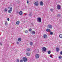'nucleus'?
Segmentation results:
<instances>
[{
    "instance_id": "f257e3e1",
    "label": "nucleus",
    "mask_w": 62,
    "mask_h": 62,
    "mask_svg": "<svg viewBox=\"0 0 62 62\" xmlns=\"http://www.w3.org/2000/svg\"><path fill=\"white\" fill-rule=\"evenodd\" d=\"M37 20L38 23H41V19L40 17H38L37 18Z\"/></svg>"
},
{
    "instance_id": "f03ea898",
    "label": "nucleus",
    "mask_w": 62,
    "mask_h": 62,
    "mask_svg": "<svg viewBox=\"0 0 62 62\" xmlns=\"http://www.w3.org/2000/svg\"><path fill=\"white\" fill-rule=\"evenodd\" d=\"M47 50V49L45 47H43L42 48V52H43L44 51H46V50Z\"/></svg>"
},
{
    "instance_id": "7ed1b4c3",
    "label": "nucleus",
    "mask_w": 62,
    "mask_h": 62,
    "mask_svg": "<svg viewBox=\"0 0 62 62\" xmlns=\"http://www.w3.org/2000/svg\"><path fill=\"white\" fill-rule=\"evenodd\" d=\"M23 60L24 62H26V61H27V58L26 57H23Z\"/></svg>"
},
{
    "instance_id": "20e7f679",
    "label": "nucleus",
    "mask_w": 62,
    "mask_h": 62,
    "mask_svg": "<svg viewBox=\"0 0 62 62\" xmlns=\"http://www.w3.org/2000/svg\"><path fill=\"white\" fill-rule=\"evenodd\" d=\"M47 27L48 28L52 29V25H48Z\"/></svg>"
},
{
    "instance_id": "39448f33",
    "label": "nucleus",
    "mask_w": 62,
    "mask_h": 62,
    "mask_svg": "<svg viewBox=\"0 0 62 62\" xmlns=\"http://www.w3.org/2000/svg\"><path fill=\"white\" fill-rule=\"evenodd\" d=\"M39 54H36L35 55V58L36 59H37V58H39Z\"/></svg>"
},
{
    "instance_id": "423d86ee",
    "label": "nucleus",
    "mask_w": 62,
    "mask_h": 62,
    "mask_svg": "<svg viewBox=\"0 0 62 62\" xmlns=\"http://www.w3.org/2000/svg\"><path fill=\"white\" fill-rule=\"evenodd\" d=\"M34 4L36 6H38L39 5V3L38 2V1H36L35 2Z\"/></svg>"
},
{
    "instance_id": "0eeeda50",
    "label": "nucleus",
    "mask_w": 62,
    "mask_h": 62,
    "mask_svg": "<svg viewBox=\"0 0 62 62\" xmlns=\"http://www.w3.org/2000/svg\"><path fill=\"white\" fill-rule=\"evenodd\" d=\"M43 37L44 38H45V39H46V38L47 37V35L45 34H44L43 35Z\"/></svg>"
},
{
    "instance_id": "6e6552de",
    "label": "nucleus",
    "mask_w": 62,
    "mask_h": 62,
    "mask_svg": "<svg viewBox=\"0 0 62 62\" xmlns=\"http://www.w3.org/2000/svg\"><path fill=\"white\" fill-rule=\"evenodd\" d=\"M60 5H58L57 6V8L58 9H60L61 7H60Z\"/></svg>"
},
{
    "instance_id": "1a4fd4ad",
    "label": "nucleus",
    "mask_w": 62,
    "mask_h": 62,
    "mask_svg": "<svg viewBox=\"0 0 62 62\" xmlns=\"http://www.w3.org/2000/svg\"><path fill=\"white\" fill-rule=\"evenodd\" d=\"M18 41H22V39H21V38H19L18 39Z\"/></svg>"
},
{
    "instance_id": "9d476101",
    "label": "nucleus",
    "mask_w": 62,
    "mask_h": 62,
    "mask_svg": "<svg viewBox=\"0 0 62 62\" xmlns=\"http://www.w3.org/2000/svg\"><path fill=\"white\" fill-rule=\"evenodd\" d=\"M31 33L32 35H34L35 34V31H32L31 32Z\"/></svg>"
},
{
    "instance_id": "9b49d317",
    "label": "nucleus",
    "mask_w": 62,
    "mask_h": 62,
    "mask_svg": "<svg viewBox=\"0 0 62 62\" xmlns=\"http://www.w3.org/2000/svg\"><path fill=\"white\" fill-rule=\"evenodd\" d=\"M40 4L41 5H43V2L42 1H41L40 2Z\"/></svg>"
},
{
    "instance_id": "f8f14e48",
    "label": "nucleus",
    "mask_w": 62,
    "mask_h": 62,
    "mask_svg": "<svg viewBox=\"0 0 62 62\" xmlns=\"http://www.w3.org/2000/svg\"><path fill=\"white\" fill-rule=\"evenodd\" d=\"M56 51L57 52H59V48H58V47L56 48Z\"/></svg>"
},
{
    "instance_id": "ddd939ff",
    "label": "nucleus",
    "mask_w": 62,
    "mask_h": 62,
    "mask_svg": "<svg viewBox=\"0 0 62 62\" xmlns=\"http://www.w3.org/2000/svg\"><path fill=\"white\" fill-rule=\"evenodd\" d=\"M19 14L20 15H22L23 14V12L22 11H20L19 12Z\"/></svg>"
},
{
    "instance_id": "4468645a",
    "label": "nucleus",
    "mask_w": 62,
    "mask_h": 62,
    "mask_svg": "<svg viewBox=\"0 0 62 62\" xmlns=\"http://www.w3.org/2000/svg\"><path fill=\"white\" fill-rule=\"evenodd\" d=\"M20 23V22L18 21L16 22V24L19 25V24Z\"/></svg>"
},
{
    "instance_id": "2eb2a0df",
    "label": "nucleus",
    "mask_w": 62,
    "mask_h": 62,
    "mask_svg": "<svg viewBox=\"0 0 62 62\" xmlns=\"http://www.w3.org/2000/svg\"><path fill=\"white\" fill-rule=\"evenodd\" d=\"M4 11L5 12H7L8 11V9L6 8L4 9Z\"/></svg>"
},
{
    "instance_id": "dca6fc26",
    "label": "nucleus",
    "mask_w": 62,
    "mask_h": 62,
    "mask_svg": "<svg viewBox=\"0 0 62 62\" xmlns=\"http://www.w3.org/2000/svg\"><path fill=\"white\" fill-rule=\"evenodd\" d=\"M33 15V14L32 13H31L30 14H29V16H30L31 17Z\"/></svg>"
},
{
    "instance_id": "f3484780",
    "label": "nucleus",
    "mask_w": 62,
    "mask_h": 62,
    "mask_svg": "<svg viewBox=\"0 0 62 62\" xmlns=\"http://www.w3.org/2000/svg\"><path fill=\"white\" fill-rule=\"evenodd\" d=\"M59 37L60 38H62V34H61L59 35Z\"/></svg>"
},
{
    "instance_id": "a211bd4d",
    "label": "nucleus",
    "mask_w": 62,
    "mask_h": 62,
    "mask_svg": "<svg viewBox=\"0 0 62 62\" xmlns=\"http://www.w3.org/2000/svg\"><path fill=\"white\" fill-rule=\"evenodd\" d=\"M11 11H12V10H9L8 11V12L9 13H11Z\"/></svg>"
},
{
    "instance_id": "6ab92c4d",
    "label": "nucleus",
    "mask_w": 62,
    "mask_h": 62,
    "mask_svg": "<svg viewBox=\"0 0 62 62\" xmlns=\"http://www.w3.org/2000/svg\"><path fill=\"white\" fill-rule=\"evenodd\" d=\"M30 45H33V42H31L30 43Z\"/></svg>"
},
{
    "instance_id": "aec40b11",
    "label": "nucleus",
    "mask_w": 62,
    "mask_h": 62,
    "mask_svg": "<svg viewBox=\"0 0 62 62\" xmlns=\"http://www.w3.org/2000/svg\"><path fill=\"white\" fill-rule=\"evenodd\" d=\"M30 54L28 53H26L27 55V56H29V55H30Z\"/></svg>"
},
{
    "instance_id": "412c9836",
    "label": "nucleus",
    "mask_w": 62,
    "mask_h": 62,
    "mask_svg": "<svg viewBox=\"0 0 62 62\" xmlns=\"http://www.w3.org/2000/svg\"><path fill=\"white\" fill-rule=\"evenodd\" d=\"M5 25H8V23L7 22V21L5 22Z\"/></svg>"
},
{
    "instance_id": "4be33fe9",
    "label": "nucleus",
    "mask_w": 62,
    "mask_h": 62,
    "mask_svg": "<svg viewBox=\"0 0 62 62\" xmlns=\"http://www.w3.org/2000/svg\"><path fill=\"white\" fill-rule=\"evenodd\" d=\"M27 52H29L30 51V50L29 48H28L27 49Z\"/></svg>"
},
{
    "instance_id": "5701e85b",
    "label": "nucleus",
    "mask_w": 62,
    "mask_h": 62,
    "mask_svg": "<svg viewBox=\"0 0 62 62\" xmlns=\"http://www.w3.org/2000/svg\"><path fill=\"white\" fill-rule=\"evenodd\" d=\"M50 10L51 12H53V9L52 8H51L50 9Z\"/></svg>"
},
{
    "instance_id": "b1692460",
    "label": "nucleus",
    "mask_w": 62,
    "mask_h": 62,
    "mask_svg": "<svg viewBox=\"0 0 62 62\" xmlns=\"http://www.w3.org/2000/svg\"><path fill=\"white\" fill-rule=\"evenodd\" d=\"M50 30V29H47L46 30V31L47 32H48V31H49Z\"/></svg>"
},
{
    "instance_id": "393cba45",
    "label": "nucleus",
    "mask_w": 62,
    "mask_h": 62,
    "mask_svg": "<svg viewBox=\"0 0 62 62\" xmlns=\"http://www.w3.org/2000/svg\"><path fill=\"white\" fill-rule=\"evenodd\" d=\"M57 16H58V17H61V15L60 14H58L57 15Z\"/></svg>"
},
{
    "instance_id": "a878e982",
    "label": "nucleus",
    "mask_w": 62,
    "mask_h": 62,
    "mask_svg": "<svg viewBox=\"0 0 62 62\" xmlns=\"http://www.w3.org/2000/svg\"><path fill=\"white\" fill-rule=\"evenodd\" d=\"M20 62H23V60H21L20 61Z\"/></svg>"
},
{
    "instance_id": "bb28decb",
    "label": "nucleus",
    "mask_w": 62,
    "mask_h": 62,
    "mask_svg": "<svg viewBox=\"0 0 62 62\" xmlns=\"http://www.w3.org/2000/svg\"><path fill=\"white\" fill-rule=\"evenodd\" d=\"M48 54H51V51H49L48 52Z\"/></svg>"
},
{
    "instance_id": "cd10ccee",
    "label": "nucleus",
    "mask_w": 62,
    "mask_h": 62,
    "mask_svg": "<svg viewBox=\"0 0 62 62\" xmlns=\"http://www.w3.org/2000/svg\"><path fill=\"white\" fill-rule=\"evenodd\" d=\"M32 31V29H29V31L30 32H31Z\"/></svg>"
},
{
    "instance_id": "c85d7f7f",
    "label": "nucleus",
    "mask_w": 62,
    "mask_h": 62,
    "mask_svg": "<svg viewBox=\"0 0 62 62\" xmlns=\"http://www.w3.org/2000/svg\"><path fill=\"white\" fill-rule=\"evenodd\" d=\"M17 62H20V60L19 59H17Z\"/></svg>"
},
{
    "instance_id": "c756f323",
    "label": "nucleus",
    "mask_w": 62,
    "mask_h": 62,
    "mask_svg": "<svg viewBox=\"0 0 62 62\" xmlns=\"http://www.w3.org/2000/svg\"><path fill=\"white\" fill-rule=\"evenodd\" d=\"M25 32L26 33H27L28 32V31L27 30L26 31H25Z\"/></svg>"
},
{
    "instance_id": "7c9ffc66",
    "label": "nucleus",
    "mask_w": 62,
    "mask_h": 62,
    "mask_svg": "<svg viewBox=\"0 0 62 62\" xmlns=\"http://www.w3.org/2000/svg\"><path fill=\"white\" fill-rule=\"evenodd\" d=\"M53 32H50V35H53Z\"/></svg>"
},
{
    "instance_id": "2f4dec72",
    "label": "nucleus",
    "mask_w": 62,
    "mask_h": 62,
    "mask_svg": "<svg viewBox=\"0 0 62 62\" xmlns=\"http://www.w3.org/2000/svg\"><path fill=\"white\" fill-rule=\"evenodd\" d=\"M59 58L60 59H61V58H62V57H61V56H59Z\"/></svg>"
},
{
    "instance_id": "473e14b6",
    "label": "nucleus",
    "mask_w": 62,
    "mask_h": 62,
    "mask_svg": "<svg viewBox=\"0 0 62 62\" xmlns=\"http://www.w3.org/2000/svg\"><path fill=\"white\" fill-rule=\"evenodd\" d=\"M16 44H19V42H16Z\"/></svg>"
},
{
    "instance_id": "72a5a7b5",
    "label": "nucleus",
    "mask_w": 62,
    "mask_h": 62,
    "mask_svg": "<svg viewBox=\"0 0 62 62\" xmlns=\"http://www.w3.org/2000/svg\"><path fill=\"white\" fill-rule=\"evenodd\" d=\"M27 3L28 4H29V1L28 0H27Z\"/></svg>"
},
{
    "instance_id": "f704fd0d",
    "label": "nucleus",
    "mask_w": 62,
    "mask_h": 62,
    "mask_svg": "<svg viewBox=\"0 0 62 62\" xmlns=\"http://www.w3.org/2000/svg\"><path fill=\"white\" fill-rule=\"evenodd\" d=\"M7 20L8 21H9V18H8L7 19Z\"/></svg>"
},
{
    "instance_id": "c9c22d12",
    "label": "nucleus",
    "mask_w": 62,
    "mask_h": 62,
    "mask_svg": "<svg viewBox=\"0 0 62 62\" xmlns=\"http://www.w3.org/2000/svg\"><path fill=\"white\" fill-rule=\"evenodd\" d=\"M10 10H12V7H11L10 8Z\"/></svg>"
},
{
    "instance_id": "e433bc0d",
    "label": "nucleus",
    "mask_w": 62,
    "mask_h": 62,
    "mask_svg": "<svg viewBox=\"0 0 62 62\" xmlns=\"http://www.w3.org/2000/svg\"><path fill=\"white\" fill-rule=\"evenodd\" d=\"M60 54L62 55V51L60 53Z\"/></svg>"
},
{
    "instance_id": "4c0bfd02",
    "label": "nucleus",
    "mask_w": 62,
    "mask_h": 62,
    "mask_svg": "<svg viewBox=\"0 0 62 62\" xmlns=\"http://www.w3.org/2000/svg\"><path fill=\"white\" fill-rule=\"evenodd\" d=\"M0 45H2V43H0Z\"/></svg>"
},
{
    "instance_id": "58836bf2",
    "label": "nucleus",
    "mask_w": 62,
    "mask_h": 62,
    "mask_svg": "<svg viewBox=\"0 0 62 62\" xmlns=\"http://www.w3.org/2000/svg\"><path fill=\"white\" fill-rule=\"evenodd\" d=\"M50 57H51V58H52V57H52V55H50Z\"/></svg>"
},
{
    "instance_id": "ea45409f",
    "label": "nucleus",
    "mask_w": 62,
    "mask_h": 62,
    "mask_svg": "<svg viewBox=\"0 0 62 62\" xmlns=\"http://www.w3.org/2000/svg\"><path fill=\"white\" fill-rule=\"evenodd\" d=\"M16 13H19V12L17 11L16 12Z\"/></svg>"
},
{
    "instance_id": "a19ab883",
    "label": "nucleus",
    "mask_w": 62,
    "mask_h": 62,
    "mask_svg": "<svg viewBox=\"0 0 62 62\" xmlns=\"http://www.w3.org/2000/svg\"><path fill=\"white\" fill-rule=\"evenodd\" d=\"M49 31L50 32H51V31L50 30H49Z\"/></svg>"
},
{
    "instance_id": "79ce46f5",
    "label": "nucleus",
    "mask_w": 62,
    "mask_h": 62,
    "mask_svg": "<svg viewBox=\"0 0 62 62\" xmlns=\"http://www.w3.org/2000/svg\"><path fill=\"white\" fill-rule=\"evenodd\" d=\"M8 9H9V7H8Z\"/></svg>"
},
{
    "instance_id": "37998d69",
    "label": "nucleus",
    "mask_w": 62,
    "mask_h": 62,
    "mask_svg": "<svg viewBox=\"0 0 62 62\" xmlns=\"http://www.w3.org/2000/svg\"><path fill=\"white\" fill-rule=\"evenodd\" d=\"M27 15L26 14H25V15Z\"/></svg>"
},
{
    "instance_id": "c03bdc74",
    "label": "nucleus",
    "mask_w": 62,
    "mask_h": 62,
    "mask_svg": "<svg viewBox=\"0 0 62 62\" xmlns=\"http://www.w3.org/2000/svg\"><path fill=\"white\" fill-rule=\"evenodd\" d=\"M43 53H44V52H43Z\"/></svg>"
}]
</instances>
